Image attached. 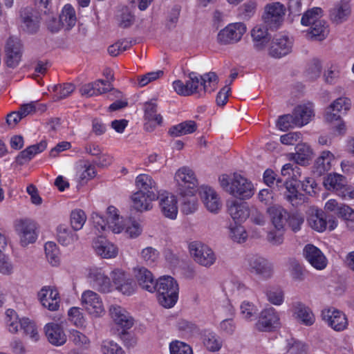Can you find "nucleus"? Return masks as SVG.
<instances>
[{
	"instance_id": "nucleus-30",
	"label": "nucleus",
	"mask_w": 354,
	"mask_h": 354,
	"mask_svg": "<svg viewBox=\"0 0 354 354\" xmlns=\"http://www.w3.org/2000/svg\"><path fill=\"white\" fill-rule=\"evenodd\" d=\"M133 274L138 284L148 292L155 290L156 283L152 272L144 266H138L133 268Z\"/></svg>"
},
{
	"instance_id": "nucleus-2",
	"label": "nucleus",
	"mask_w": 354,
	"mask_h": 354,
	"mask_svg": "<svg viewBox=\"0 0 354 354\" xmlns=\"http://www.w3.org/2000/svg\"><path fill=\"white\" fill-rule=\"evenodd\" d=\"M106 215L107 218L105 219L97 212H93L91 214V218L96 232L103 234L109 230L114 234H120L124 231L128 218L122 216L115 207L109 206L106 209Z\"/></svg>"
},
{
	"instance_id": "nucleus-22",
	"label": "nucleus",
	"mask_w": 354,
	"mask_h": 354,
	"mask_svg": "<svg viewBox=\"0 0 354 354\" xmlns=\"http://www.w3.org/2000/svg\"><path fill=\"white\" fill-rule=\"evenodd\" d=\"M158 198L152 192H134L130 196L131 206L138 212L150 211L153 208V202L157 201Z\"/></svg>"
},
{
	"instance_id": "nucleus-55",
	"label": "nucleus",
	"mask_w": 354,
	"mask_h": 354,
	"mask_svg": "<svg viewBox=\"0 0 354 354\" xmlns=\"http://www.w3.org/2000/svg\"><path fill=\"white\" fill-rule=\"evenodd\" d=\"M322 10L320 8H313L307 10L302 16L301 23L303 26H314L315 22L320 21Z\"/></svg>"
},
{
	"instance_id": "nucleus-3",
	"label": "nucleus",
	"mask_w": 354,
	"mask_h": 354,
	"mask_svg": "<svg viewBox=\"0 0 354 354\" xmlns=\"http://www.w3.org/2000/svg\"><path fill=\"white\" fill-rule=\"evenodd\" d=\"M159 304L167 308H172L177 302L179 286L177 281L169 275L160 277L155 285Z\"/></svg>"
},
{
	"instance_id": "nucleus-21",
	"label": "nucleus",
	"mask_w": 354,
	"mask_h": 354,
	"mask_svg": "<svg viewBox=\"0 0 354 354\" xmlns=\"http://www.w3.org/2000/svg\"><path fill=\"white\" fill-rule=\"evenodd\" d=\"M92 248L95 254L102 259H114L118 254L117 245L101 236L93 240Z\"/></svg>"
},
{
	"instance_id": "nucleus-37",
	"label": "nucleus",
	"mask_w": 354,
	"mask_h": 354,
	"mask_svg": "<svg viewBox=\"0 0 354 354\" xmlns=\"http://www.w3.org/2000/svg\"><path fill=\"white\" fill-rule=\"evenodd\" d=\"M26 317L20 318L17 312L13 309H7L5 312L4 322L7 330L12 333H18L23 326V322Z\"/></svg>"
},
{
	"instance_id": "nucleus-41",
	"label": "nucleus",
	"mask_w": 354,
	"mask_h": 354,
	"mask_svg": "<svg viewBox=\"0 0 354 354\" xmlns=\"http://www.w3.org/2000/svg\"><path fill=\"white\" fill-rule=\"evenodd\" d=\"M197 193H186L185 195L179 194L181 199V210L185 214H193L198 209V201L196 197Z\"/></svg>"
},
{
	"instance_id": "nucleus-14",
	"label": "nucleus",
	"mask_w": 354,
	"mask_h": 354,
	"mask_svg": "<svg viewBox=\"0 0 354 354\" xmlns=\"http://www.w3.org/2000/svg\"><path fill=\"white\" fill-rule=\"evenodd\" d=\"M289 310L292 318L301 325L311 326L315 323L316 317L312 308L304 302L293 301L290 305Z\"/></svg>"
},
{
	"instance_id": "nucleus-17",
	"label": "nucleus",
	"mask_w": 354,
	"mask_h": 354,
	"mask_svg": "<svg viewBox=\"0 0 354 354\" xmlns=\"http://www.w3.org/2000/svg\"><path fill=\"white\" fill-rule=\"evenodd\" d=\"M42 306L50 311H57L60 306V296L57 288L53 286H43L37 293Z\"/></svg>"
},
{
	"instance_id": "nucleus-11",
	"label": "nucleus",
	"mask_w": 354,
	"mask_h": 354,
	"mask_svg": "<svg viewBox=\"0 0 354 354\" xmlns=\"http://www.w3.org/2000/svg\"><path fill=\"white\" fill-rule=\"evenodd\" d=\"M112 292L118 290L124 295H131L136 292V285L121 268H115L110 272Z\"/></svg>"
},
{
	"instance_id": "nucleus-54",
	"label": "nucleus",
	"mask_w": 354,
	"mask_h": 354,
	"mask_svg": "<svg viewBox=\"0 0 354 354\" xmlns=\"http://www.w3.org/2000/svg\"><path fill=\"white\" fill-rule=\"evenodd\" d=\"M230 236L235 242L243 243L247 240L248 232L241 223H234L229 227Z\"/></svg>"
},
{
	"instance_id": "nucleus-59",
	"label": "nucleus",
	"mask_w": 354,
	"mask_h": 354,
	"mask_svg": "<svg viewBox=\"0 0 354 354\" xmlns=\"http://www.w3.org/2000/svg\"><path fill=\"white\" fill-rule=\"evenodd\" d=\"M70 338L75 345L81 348H87L91 344L90 339L77 330H71Z\"/></svg>"
},
{
	"instance_id": "nucleus-44",
	"label": "nucleus",
	"mask_w": 354,
	"mask_h": 354,
	"mask_svg": "<svg viewBox=\"0 0 354 354\" xmlns=\"http://www.w3.org/2000/svg\"><path fill=\"white\" fill-rule=\"evenodd\" d=\"M247 261L250 268L258 274H263L270 268L268 261L259 255H250Z\"/></svg>"
},
{
	"instance_id": "nucleus-51",
	"label": "nucleus",
	"mask_w": 354,
	"mask_h": 354,
	"mask_svg": "<svg viewBox=\"0 0 354 354\" xmlns=\"http://www.w3.org/2000/svg\"><path fill=\"white\" fill-rule=\"evenodd\" d=\"M201 86L205 92H212L218 84V76L214 72H209L203 75H199Z\"/></svg>"
},
{
	"instance_id": "nucleus-5",
	"label": "nucleus",
	"mask_w": 354,
	"mask_h": 354,
	"mask_svg": "<svg viewBox=\"0 0 354 354\" xmlns=\"http://www.w3.org/2000/svg\"><path fill=\"white\" fill-rule=\"evenodd\" d=\"M80 304L85 312L91 318H100L105 313V307L101 296L91 290L83 291L80 297Z\"/></svg>"
},
{
	"instance_id": "nucleus-26",
	"label": "nucleus",
	"mask_w": 354,
	"mask_h": 354,
	"mask_svg": "<svg viewBox=\"0 0 354 354\" xmlns=\"http://www.w3.org/2000/svg\"><path fill=\"white\" fill-rule=\"evenodd\" d=\"M44 330L47 340L53 346H62L67 341L64 326L60 323H47L44 327Z\"/></svg>"
},
{
	"instance_id": "nucleus-15",
	"label": "nucleus",
	"mask_w": 354,
	"mask_h": 354,
	"mask_svg": "<svg viewBox=\"0 0 354 354\" xmlns=\"http://www.w3.org/2000/svg\"><path fill=\"white\" fill-rule=\"evenodd\" d=\"M246 32V26L241 22L232 23L221 30L217 35L221 44H235L241 40Z\"/></svg>"
},
{
	"instance_id": "nucleus-8",
	"label": "nucleus",
	"mask_w": 354,
	"mask_h": 354,
	"mask_svg": "<svg viewBox=\"0 0 354 354\" xmlns=\"http://www.w3.org/2000/svg\"><path fill=\"white\" fill-rule=\"evenodd\" d=\"M308 225L318 232H323L326 230L332 231L338 224L336 218L326 217L325 212L318 208L313 207L310 209L307 218Z\"/></svg>"
},
{
	"instance_id": "nucleus-45",
	"label": "nucleus",
	"mask_w": 354,
	"mask_h": 354,
	"mask_svg": "<svg viewBox=\"0 0 354 354\" xmlns=\"http://www.w3.org/2000/svg\"><path fill=\"white\" fill-rule=\"evenodd\" d=\"M345 181V178L343 176L330 174L325 178L324 185L326 189L333 192L337 195Z\"/></svg>"
},
{
	"instance_id": "nucleus-28",
	"label": "nucleus",
	"mask_w": 354,
	"mask_h": 354,
	"mask_svg": "<svg viewBox=\"0 0 354 354\" xmlns=\"http://www.w3.org/2000/svg\"><path fill=\"white\" fill-rule=\"evenodd\" d=\"M351 12L350 2L348 0H340L335 2L330 9V20L337 24L347 20Z\"/></svg>"
},
{
	"instance_id": "nucleus-36",
	"label": "nucleus",
	"mask_w": 354,
	"mask_h": 354,
	"mask_svg": "<svg viewBox=\"0 0 354 354\" xmlns=\"http://www.w3.org/2000/svg\"><path fill=\"white\" fill-rule=\"evenodd\" d=\"M292 115L295 118L296 127L307 124L314 115L312 104H304L295 108Z\"/></svg>"
},
{
	"instance_id": "nucleus-56",
	"label": "nucleus",
	"mask_w": 354,
	"mask_h": 354,
	"mask_svg": "<svg viewBox=\"0 0 354 354\" xmlns=\"http://www.w3.org/2000/svg\"><path fill=\"white\" fill-rule=\"evenodd\" d=\"M268 301L274 306H281L284 301L283 290L278 287H271L266 292Z\"/></svg>"
},
{
	"instance_id": "nucleus-13",
	"label": "nucleus",
	"mask_w": 354,
	"mask_h": 354,
	"mask_svg": "<svg viewBox=\"0 0 354 354\" xmlns=\"http://www.w3.org/2000/svg\"><path fill=\"white\" fill-rule=\"evenodd\" d=\"M281 326L280 317L278 312L273 307L263 309L256 323V328L262 332H272Z\"/></svg>"
},
{
	"instance_id": "nucleus-40",
	"label": "nucleus",
	"mask_w": 354,
	"mask_h": 354,
	"mask_svg": "<svg viewBox=\"0 0 354 354\" xmlns=\"http://www.w3.org/2000/svg\"><path fill=\"white\" fill-rule=\"evenodd\" d=\"M144 118L153 126L162 124V117L158 113V105L153 100L146 102L143 105Z\"/></svg>"
},
{
	"instance_id": "nucleus-31",
	"label": "nucleus",
	"mask_w": 354,
	"mask_h": 354,
	"mask_svg": "<svg viewBox=\"0 0 354 354\" xmlns=\"http://www.w3.org/2000/svg\"><path fill=\"white\" fill-rule=\"evenodd\" d=\"M279 343L281 348H279L278 354H307L306 344L295 338L290 337L286 339L281 338Z\"/></svg>"
},
{
	"instance_id": "nucleus-43",
	"label": "nucleus",
	"mask_w": 354,
	"mask_h": 354,
	"mask_svg": "<svg viewBox=\"0 0 354 354\" xmlns=\"http://www.w3.org/2000/svg\"><path fill=\"white\" fill-rule=\"evenodd\" d=\"M46 257L48 262L53 267L60 265V252L58 246L55 242L48 241L44 245Z\"/></svg>"
},
{
	"instance_id": "nucleus-42",
	"label": "nucleus",
	"mask_w": 354,
	"mask_h": 354,
	"mask_svg": "<svg viewBox=\"0 0 354 354\" xmlns=\"http://www.w3.org/2000/svg\"><path fill=\"white\" fill-rule=\"evenodd\" d=\"M329 32L326 22L324 20H320L315 22L314 26H312L307 32V37L313 40L322 41L324 40Z\"/></svg>"
},
{
	"instance_id": "nucleus-38",
	"label": "nucleus",
	"mask_w": 354,
	"mask_h": 354,
	"mask_svg": "<svg viewBox=\"0 0 354 354\" xmlns=\"http://www.w3.org/2000/svg\"><path fill=\"white\" fill-rule=\"evenodd\" d=\"M76 175L79 181L85 184L96 176L95 167L88 161H80L76 166Z\"/></svg>"
},
{
	"instance_id": "nucleus-19",
	"label": "nucleus",
	"mask_w": 354,
	"mask_h": 354,
	"mask_svg": "<svg viewBox=\"0 0 354 354\" xmlns=\"http://www.w3.org/2000/svg\"><path fill=\"white\" fill-rule=\"evenodd\" d=\"M322 318L328 326L336 331H342L348 326L346 315L335 308H324L322 311Z\"/></svg>"
},
{
	"instance_id": "nucleus-18",
	"label": "nucleus",
	"mask_w": 354,
	"mask_h": 354,
	"mask_svg": "<svg viewBox=\"0 0 354 354\" xmlns=\"http://www.w3.org/2000/svg\"><path fill=\"white\" fill-rule=\"evenodd\" d=\"M158 200L162 214L169 219L175 220L178 212L176 196L171 192L162 191L158 194Z\"/></svg>"
},
{
	"instance_id": "nucleus-20",
	"label": "nucleus",
	"mask_w": 354,
	"mask_h": 354,
	"mask_svg": "<svg viewBox=\"0 0 354 354\" xmlns=\"http://www.w3.org/2000/svg\"><path fill=\"white\" fill-rule=\"evenodd\" d=\"M5 62L8 67L15 68L22 57V44L17 38L10 37L5 46Z\"/></svg>"
},
{
	"instance_id": "nucleus-49",
	"label": "nucleus",
	"mask_w": 354,
	"mask_h": 354,
	"mask_svg": "<svg viewBox=\"0 0 354 354\" xmlns=\"http://www.w3.org/2000/svg\"><path fill=\"white\" fill-rule=\"evenodd\" d=\"M101 354H126L124 348L115 341L106 338L100 345Z\"/></svg>"
},
{
	"instance_id": "nucleus-47",
	"label": "nucleus",
	"mask_w": 354,
	"mask_h": 354,
	"mask_svg": "<svg viewBox=\"0 0 354 354\" xmlns=\"http://www.w3.org/2000/svg\"><path fill=\"white\" fill-rule=\"evenodd\" d=\"M203 344L210 352H218L223 346V341L215 333L207 332L203 337Z\"/></svg>"
},
{
	"instance_id": "nucleus-35",
	"label": "nucleus",
	"mask_w": 354,
	"mask_h": 354,
	"mask_svg": "<svg viewBox=\"0 0 354 354\" xmlns=\"http://www.w3.org/2000/svg\"><path fill=\"white\" fill-rule=\"evenodd\" d=\"M270 29L264 25L256 26L251 31L254 47L257 50H262L269 42L270 35L268 30Z\"/></svg>"
},
{
	"instance_id": "nucleus-23",
	"label": "nucleus",
	"mask_w": 354,
	"mask_h": 354,
	"mask_svg": "<svg viewBox=\"0 0 354 354\" xmlns=\"http://www.w3.org/2000/svg\"><path fill=\"white\" fill-rule=\"evenodd\" d=\"M303 255L309 264L317 270L325 269L328 265V259L325 254L313 244L304 246Z\"/></svg>"
},
{
	"instance_id": "nucleus-50",
	"label": "nucleus",
	"mask_w": 354,
	"mask_h": 354,
	"mask_svg": "<svg viewBox=\"0 0 354 354\" xmlns=\"http://www.w3.org/2000/svg\"><path fill=\"white\" fill-rule=\"evenodd\" d=\"M239 311L240 316L243 319L252 322L257 316L258 308L252 302L243 301L240 305Z\"/></svg>"
},
{
	"instance_id": "nucleus-25",
	"label": "nucleus",
	"mask_w": 354,
	"mask_h": 354,
	"mask_svg": "<svg viewBox=\"0 0 354 354\" xmlns=\"http://www.w3.org/2000/svg\"><path fill=\"white\" fill-rule=\"evenodd\" d=\"M351 106V100L348 97L337 98L326 108L324 115L325 120L329 122L340 120L341 114L346 113L350 109Z\"/></svg>"
},
{
	"instance_id": "nucleus-6",
	"label": "nucleus",
	"mask_w": 354,
	"mask_h": 354,
	"mask_svg": "<svg viewBox=\"0 0 354 354\" xmlns=\"http://www.w3.org/2000/svg\"><path fill=\"white\" fill-rule=\"evenodd\" d=\"M86 278L89 284L102 293L112 292L110 275L101 267L89 266L85 270Z\"/></svg>"
},
{
	"instance_id": "nucleus-48",
	"label": "nucleus",
	"mask_w": 354,
	"mask_h": 354,
	"mask_svg": "<svg viewBox=\"0 0 354 354\" xmlns=\"http://www.w3.org/2000/svg\"><path fill=\"white\" fill-rule=\"evenodd\" d=\"M140 259L147 266H155L159 259V252L153 247L143 248L138 254Z\"/></svg>"
},
{
	"instance_id": "nucleus-4",
	"label": "nucleus",
	"mask_w": 354,
	"mask_h": 354,
	"mask_svg": "<svg viewBox=\"0 0 354 354\" xmlns=\"http://www.w3.org/2000/svg\"><path fill=\"white\" fill-rule=\"evenodd\" d=\"M174 182L178 194L198 192V179L195 171L189 167H179L174 174Z\"/></svg>"
},
{
	"instance_id": "nucleus-64",
	"label": "nucleus",
	"mask_w": 354,
	"mask_h": 354,
	"mask_svg": "<svg viewBox=\"0 0 354 354\" xmlns=\"http://www.w3.org/2000/svg\"><path fill=\"white\" fill-rule=\"evenodd\" d=\"M119 26L123 28L131 26L134 21V17L127 8H123L118 15Z\"/></svg>"
},
{
	"instance_id": "nucleus-62",
	"label": "nucleus",
	"mask_w": 354,
	"mask_h": 354,
	"mask_svg": "<svg viewBox=\"0 0 354 354\" xmlns=\"http://www.w3.org/2000/svg\"><path fill=\"white\" fill-rule=\"evenodd\" d=\"M245 289V287L242 283L234 279L226 280L223 284V290L226 295L239 294Z\"/></svg>"
},
{
	"instance_id": "nucleus-33",
	"label": "nucleus",
	"mask_w": 354,
	"mask_h": 354,
	"mask_svg": "<svg viewBox=\"0 0 354 354\" xmlns=\"http://www.w3.org/2000/svg\"><path fill=\"white\" fill-rule=\"evenodd\" d=\"M266 212L274 227L279 231L283 230L288 221V213L286 209L281 205L274 204L268 207Z\"/></svg>"
},
{
	"instance_id": "nucleus-57",
	"label": "nucleus",
	"mask_w": 354,
	"mask_h": 354,
	"mask_svg": "<svg viewBox=\"0 0 354 354\" xmlns=\"http://www.w3.org/2000/svg\"><path fill=\"white\" fill-rule=\"evenodd\" d=\"M142 232V227L139 221L128 218L125 227L124 232L127 236L131 239H136L138 237Z\"/></svg>"
},
{
	"instance_id": "nucleus-32",
	"label": "nucleus",
	"mask_w": 354,
	"mask_h": 354,
	"mask_svg": "<svg viewBox=\"0 0 354 354\" xmlns=\"http://www.w3.org/2000/svg\"><path fill=\"white\" fill-rule=\"evenodd\" d=\"M135 187L137 189L136 192H142L144 193L153 192L156 196L160 192L158 190V183L153 178L147 174H140L135 179Z\"/></svg>"
},
{
	"instance_id": "nucleus-46",
	"label": "nucleus",
	"mask_w": 354,
	"mask_h": 354,
	"mask_svg": "<svg viewBox=\"0 0 354 354\" xmlns=\"http://www.w3.org/2000/svg\"><path fill=\"white\" fill-rule=\"evenodd\" d=\"M86 220L87 216L83 209L76 208L71 212L69 216L70 225L74 231L82 230Z\"/></svg>"
},
{
	"instance_id": "nucleus-52",
	"label": "nucleus",
	"mask_w": 354,
	"mask_h": 354,
	"mask_svg": "<svg viewBox=\"0 0 354 354\" xmlns=\"http://www.w3.org/2000/svg\"><path fill=\"white\" fill-rule=\"evenodd\" d=\"M68 320L77 328H85L86 318L79 307H71L68 309Z\"/></svg>"
},
{
	"instance_id": "nucleus-53",
	"label": "nucleus",
	"mask_w": 354,
	"mask_h": 354,
	"mask_svg": "<svg viewBox=\"0 0 354 354\" xmlns=\"http://www.w3.org/2000/svg\"><path fill=\"white\" fill-rule=\"evenodd\" d=\"M21 329L24 333L28 336L32 342H37L40 339V335L38 330V327L35 322L28 317H26L23 322Z\"/></svg>"
},
{
	"instance_id": "nucleus-63",
	"label": "nucleus",
	"mask_w": 354,
	"mask_h": 354,
	"mask_svg": "<svg viewBox=\"0 0 354 354\" xmlns=\"http://www.w3.org/2000/svg\"><path fill=\"white\" fill-rule=\"evenodd\" d=\"M169 351L170 354H193L189 345L178 340L170 343Z\"/></svg>"
},
{
	"instance_id": "nucleus-29",
	"label": "nucleus",
	"mask_w": 354,
	"mask_h": 354,
	"mask_svg": "<svg viewBox=\"0 0 354 354\" xmlns=\"http://www.w3.org/2000/svg\"><path fill=\"white\" fill-rule=\"evenodd\" d=\"M76 232L66 225H58L56 230L58 243L64 247L75 248L80 239Z\"/></svg>"
},
{
	"instance_id": "nucleus-16",
	"label": "nucleus",
	"mask_w": 354,
	"mask_h": 354,
	"mask_svg": "<svg viewBox=\"0 0 354 354\" xmlns=\"http://www.w3.org/2000/svg\"><path fill=\"white\" fill-rule=\"evenodd\" d=\"M201 199L205 207L212 213H218L222 207V201L218 192L209 185H201L198 189Z\"/></svg>"
},
{
	"instance_id": "nucleus-12",
	"label": "nucleus",
	"mask_w": 354,
	"mask_h": 354,
	"mask_svg": "<svg viewBox=\"0 0 354 354\" xmlns=\"http://www.w3.org/2000/svg\"><path fill=\"white\" fill-rule=\"evenodd\" d=\"M285 7L279 2L268 4L262 16L266 26L270 30H277L282 24L285 15Z\"/></svg>"
},
{
	"instance_id": "nucleus-58",
	"label": "nucleus",
	"mask_w": 354,
	"mask_h": 354,
	"mask_svg": "<svg viewBox=\"0 0 354 354\" xmlns=\"http://www.w3.org/2000/svg\"><path fill=\"white\" fill-rule=\"evenodd\" d=\"M59 19L62 24H66L68 28L75 26L76 16L74 8L69 4L66 5L59 16Z\"/></svg>"
},
{
	"instance_id": "nucleus-60",
	"label": "nucleus",
	"mask_w": 354,
	"mask_h": 354,
	"mask_svg": "<svg viewBox=\"0 0 354 354\" xmlns=\"http://www.w3.org/2000/svg\"><path fill=\"white\" fill-rule=\"evenodd\" d=\"M181 8L178 5H174L168 10L165 26L168 29H173L178 21Z\"/></svg>"
},
{
	"instance_id": "nucleus-9",
	"label": "nucleus",
	"mask_w": 354,
	"mask_h": 354,
	"mask_svg": "<svg viewBox=\"0 0 354 354\" xmlns=\"http://www.w3.org/2000/svg\"><path fill=\"white\" fill-rule=\"evenodd\" d=\"M109 312L113 325L120 334H125L133 326L134 319L124 308L113 304Z\"/></svg>"
},
{
	"instance_id": "nucleus-61",
	"label": "nucleus",
	"mask_w": 354,
	"mask_h": 354,
	"mask_svg": "<svg viewBox=\"0 0 354 354\" xmlns=\"http://www.w3.org/2000/svg\"><path fill=\"white\" fill-rule=\"evenodd\" d=\"M133 45L132 41L127 39H121L111 45L108 48V52L110 55L115 57L120 53L129 49Z\"/></svg>"
},
{
	"instance_id": "nucleus-7",
	"label": "nucleus",
	"mask_w": 354,
	"mask_h": 354,
	"mask_svg": "<svg viewBox=\"0 0 354 354\" xmlns=\"http://www.w3.org/2000/svg\"><path fill=\"white\" fill-rule=\"evenodd\" d=\"M188 249L194 261L203 267L209 268L216 261L214 251L205 243L193 241L189 244Z\"/></svg>"
},
{
	"instance_id": "nucleus-27",
	"label": "nucleus",
	"mask_w": 354,
	"mask_h": 354,
	"mask_svg": "<svg viewBox=\"0 0 354 354\" xmlns=\"http://www.w3.org/2000/svg\"><path fill=\"white\" fill-rule=\"evenodd\" d=\"M292 41L285 35L275 37L269 48V55L274 58H280L288 55L292 50Z\"/></svg>"
},
{
	"instance_id": "nucleus-10",
	"label": "nucleus",
	"mask_w": 354,
	"mask_h": 354,
	"mask_svg": "<svg viewBox=\"0 0 354 354\" xmlns=\"http://www.w3.org/2000/svg\"><path fill=\"white\" fill-rule=\"evenodd\" d=\"M15 230L19 238V244L26 247L34 243L38 237L37 224L30 219H20L15 222Z\"/></svg>"
},
{
	"instance_id": "nucleus-34",
	"label": "nucleus",
	"mask_w": 354,
	"mask_h": 354,
	"mask_svg": "<svg viewBox=\"0 0 354 354\" xmlns=\"http://www.w3.org/2000/svg\"><path fill=\"white\" fill-rule=\"evenodd\" d=\"M22 27L27 32L33 33L39 28V21L41 15L31 8H26L21 11Z\"/></svg>"
},
{
	"instance_id": "nucleus-1",
	"label": "nucleus",
	"mask_w": 354,
	"mask_h": 354,
	"mask_svg": "<svg viewBox=\"0 0 354 354\" xmlns=\"http://www.w3.org/2000/svg\"><path fill=\"white\" fill-rule=\"evenodd\" d=\"M218 183L224 192L237 199H250L255 192L253 183L239 172L221 174L218 176Z\"/></svg>"
},
{
	"instance_id": "nucleus-39",
	"label": "nucleus",
	"mask_w": 354,
	"mask_h": 354,
	"mask_svg": "<svg viewBox=\"0 0 354 354\" xmlns=\"http://www.w3.org/2000/svg\"><path fill=\"white\" fill-rule=\"evenodd\" d=\"M197 124L194 120H186L178 124L171 126L168 130V134L171 137H180L195 132Z\"/></svg>"
},
{
	"instance_id": "nucleus-24",
	"label": "nucleus",
	"mask_w": 354,
	"mask_h": 354,
	"mask_svg": "<svg viewBox=\"0 0 354 354\" xmlns=\"http://www.w3.org/2000/svg\"><path fill=\"white\" fill-rule=\"evenodd\" d=\"M252 206L246 202L235 199L227 203L228 213L236 223H243L249 218Z\"/></svg>"
}]
</instances>
